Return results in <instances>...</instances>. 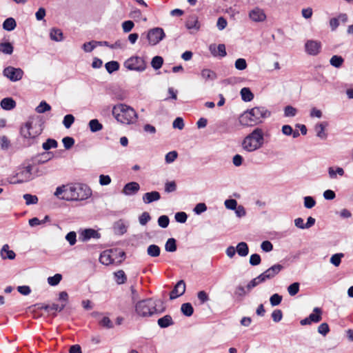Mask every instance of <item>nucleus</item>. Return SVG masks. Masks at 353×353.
Masks as SVG:
<instances>
[{
    "instance_id": "obj_20",
    "label": "nucleus",
    "mask_w": 353,
    "mask_h": 353,
    "mask_svg": "<svg viewBox=\"0 0 353 353\" xmlns=\"http://www.w3.org/2000/svg\"><path fill=\"white\" fill-rule=\"evenodd\" d=\"M161 195L159 192L152 191L150 192H146L143 196V201L145 203H150L153 201L159 200Z\"/></svg>"
},
{
    "instance_id": "obj_53",
    "label": "nucleus",
    "mask_w": 353,
    "mask_h": 353,
    "mask_svg": "<svg viewBox=\"0 0 353 353\" xmlns=\"http://www.w3.org/2000/svg\"><path fill=\"white\" fill-rule=\"evenodd\" d=\"M343 257V254L339 253L332 256L330 262L335 266H339L341 262V258Z\"/></svg>"
},
{
    "instance_id": "obj_42",
    "label": "nucleus",
    "mask_w": 353,
    "mask_h": 353,
    "mask_svg": "<svg viewBox=\"0 0 353 353\" xmlns=\"http://www.w3.org/2000/svg\"><path fill=\"white\" fill-rule=\"evenodd\" d=\"M163 63V59L161 57L156 56L154 57L151 61V65L152 68L155 70H158L161 68Z\"/></svg>"
},
{
    "instance_id": "obj_61",
    "label": "nucleus",
    "mask_w": 353,
    "mask_h": 353,
    "mask_svg": "<svg viewBox=\"0 0 353 353\" xmlns=\"http://www.w3.org/2000/svg\"><path fill=\"white\" fill-rule=\"evenodd\" d=\"M77 234L75 232H70L65 236V239L69 242L70 245H73L77 242Z\"/></svg>"
},
{
    "instance_id": "obj_18",
    "label": "nucleus",
    "mask_w": 353,
    "mask_h": 353,
    "mask_svg": "<svg viewBox=\"0 0 353 353\" xmlns=\"http://www.w3.org/2000/svg\"><path fill=\"white\" fill-rule=\"evenodd\" d=\"M209 49L211 54L214 57L219 56L221 57H224L227 54L225 46L224 44H219L218 46L212 44L210 46Z\"/></svg>"
},
{
    "instance_id": "obj_45",
    "label": "nucleus",
    "mask_w": 353,
    "mask_h": 353,
    "mask_svg": "<svg viewBox=\"0 0 353 353\" xmlns=\"http://www.w3.org/2000/svg\"><path fill=\"white\" fill-rule=\"evenodd\" d=\"M328 173L331 179H334L336 177V174L340 176H343L344 174V170L341 168H337L336 170H334L332 167H330L328 169Z\"/></svg>"
},
{
    "instance_id": "obj_13",
    "label": "nucleus",
    "mask_w": 353,
    "mask_h": 353,
    "mask_svg": "<svg viewBox=\"0 0 353 353\" xmlns=\"http://www.w3.org/2000/svg\"><path fill=\"white\" fill-rule=\"evenodd\" d=\"M101 237V234L97 231L92 228L85 229L79 234V239L85 242L88 241L90 239H98Z\"/></svg>"
},
{
    "instance_id": "obj_63",
    "label": "nucleus",
    "mask_w": 353,
    "mask_h": 353,
    "mask_svg": "<svg viewBox=\"0 0 353 353\" xmlns=\"http://www.w3.org/2000/svg\"><path fill=\"white\" fill-rule=\"evenodd\" d=\"M188 216L184 212H177L175 214V219L177 222L183 223L187 221Z\"/></svg>"
},
{
    "instance_id": "obj_2",
    "label": "nucleus",
    "mask_w": 353,
    "mask_h": 353,
    "mask_svg": "<svg viewBox=\"0 0 353 353\" xmlns=\"http://www.w3.org/2000/svg\"><path fill=\"white\" fill-rule=\"evenodd\" d=\"M43 130V122L39 117L30 118L23 125L21 126L20 134L30 142L33 143L34 141L42 133Z\"/></svg>"
},
{
    "instance_id": "obj_46",
    "label": "nucleus",
    "mask_w": 353,
    "mask_h": 353,
    "mask_svg": "<svg viewBox=\"0 0 353 353\" xmlns=\"http://www.w3.org/2000/svg\"><path fill=\"white\" fill-rule=\"evenodd\" d=\"M325 127L323 123H319L316 125L315 130L316 131V135L321 139H325L327 137L325 132Z\"/></svg>"
},
{
    "instance_id": "obj_23",
    "label": "nucleus",
    "mask_w": 353,
    "mask_h": 353,
    "mask_svg": "<svg viewBox=\"0 0 353 353\" xmlns=\"http://www.w3.org/2000/svg\"><path fill=\"white\" fill-rule=\"evenodd\" d=\"M158 325L161 328H165L174 325V322L170 315L167 314L158 319Z\"/></svg>"
},
{
    "instance_id": "obj_58",
    "label": "nucleus",
    "mask_w": 353,
    "mask_h": 353,
    "mask_svg": "<svg viewBox=\"0 0 353 353\" xmlns=\"http://www.w3.org/2000/svg\"><path fill=\"white\" fill-rule=\"evenodd\" d=\"M315 205L316 201L312 196H307L304 198V206L306 208H312Z\"/></svg>"
},
{
    "instance_id": "obj_29",
    "label": "nucleus",
    "mask_w": 353,
    "mask_h": 353,
    "mask_svg": "<svg viewBox=\"0 0 353 353\" xmlns=\"http://www.w3.org/2000/svg\"><path fill=\"white\" fill-rule=\"evenodd\" d=\"M50 37L52 40L55 41H61L63 39V32L59 28H52L50 32Z\"/></svg>"
},
{
    "instance_id": "obj_44",
    "label": "nucleus",
    "mask_w": 353,
    "mask_h": 353,
    "mask_svg": "<svg viewBox=\"0 0 353 353\" xmlns=\"http://www.w3.org/2000/svg\"><path fill=\"white\" fill-rule=\"evenodd\" d=\"M50 110L51 106L44 101H41L36 108V111L38 113H44L47 111H50Z\"/></svg>"
},
{
    "instance_id": "obj_31",
    "label": "nucleus",
    "mask_w": 353,
    "mask_h": 353,
    "mask_svg": "<svg viewBox=\"0 0 353 353\" xmlns=\"http://www.w3.org/2000/svg\"><path fill=\"white\" fill-rule=\"evenodd\" d=\"M88 125L92 132H97L103 129V125L97 119L90 120Z\"/></svg>"
},
{
    "instance_id": "obj_11",
    "label": "nucleus",
    "mask_w": 353,
    "mask_h": 353,
    "mask_svg": "<svg viewBox=\"0 0 353 353\" xmlns=\"http://www.w3.org/2000/svg\"><path fill=\"white\" fill-rule=\"evenodd\" d=\"M283 269V266L282 265L275 264L261 273L259 279H260L261 281H265L268 279H271L277 275Z\"/></svg>"
},
{
    "instance_id": "obj_7",
    "label": "nucleus",
    "mask_w": 353,
    "mask_h": 353,
    "mask_svg": "<svg viewBox=\"0 0 353 353\" xmlns=\"http://www.w3.org/2000/svg\"><path fill=\"white\" fill-rule=\"evenodd\" d=\"M124 66L130 70L142 72L145 70L146 63L141 57H132L124 62Z\"/></svg>"
},
{
    "instance_id": "obj_25",
    "label": "nucleus",
    "mask_w": 353,
    "mask_h": 353,
    "mask_svg": "<svg viewBox=\"0 0 353 353\" xmlns=\"http://www.w3.org/2000/svg\"><path fill=\"white\" fill-rule=\"evenodd\" d=\"M114 230L115 234L122 235L126 232L127 226L122 220H119L114 223Z\"/></svg>"
},
{
    "instance_id": "obj_64",
    "label": "nucleus",
    "mask_w": 353,
    "mask_h": 353,
    "mask_svg": "<svg viewBox=\"0 0 353 353\" xmlns=\"http://www.w3.org/2000/svg\"><path fill=\"white\" fill-rule=\"evenodd\" d=\"M296 109L291 105H288L285 108L284 114L285 117H294L296 114Z\"/></svg>"
},
{
    "instance_id": "obj_28",
    "label": "nucleus",
    "mask_w": 353,
    "mask_h": 353,
    "mask_svg": "<svg viewBox=\"0 0 353 353\" xmlns=\"http://www.w3.org/2000/svg\"><path fill=\"white\" fill-rule=\"evenodd\" d=\"M242 100L245 102L251 101L254 99V94L248 88H243L241 90Z\"/></svg>"
},
{
    "instance_id": "obj_8",
    "label": "nucleus",
    "mask_w": 353,
    "mask_h": 353,
    "mask_svg": "<svg viewBox=\"0 0 353 353\" xmlns=\"http://www.w3.org/2000/svg\"><path fill=\"white\" fill-rule=\"evenodd\" d=\"M32 167L30 165L19 168L16 175L14 176L17 178V179L14 181L13 183H22L30 181L32 178Z\"/></svg>"
},
{
    "instance_id": "obj_39",
    "label": "nucleus",
    "mask_w": 353,
    "mask_h": 353,
    "mask_svg": "<svg viewBox=\"0 0 353 353\" xmlns=\"http://www.w3.org/2000/svg\"><path fill=\"white\" fill-rule=\"evenodd\" d=\"M343 61L344 59H343L342 57L334 55L330 59V63L332 66L335 68H340L342 65Z\"/></svg>"
},
{
    "instance_id": "obj_4",
    "label": "nucleus",
    "mask_w": 353,
    "mask_h": 353,
    "mask_svg": "<svg viewBox=\"0 0 353 353\" xmlns=\"http://www.w3.org/2000/svg\"><path fill=\"white\" fill-rule=\"evenodd\" d=\"M162 305L161 300L147 299L138 301L135 305L137 314L142 317L150 316L154 314H159L164 311V308L159 309V305Z\"/></svg>"
},
{
    "instance_id": "obj_27",
    "label": "nucleus",
    "mask_w": 353,
    "mask_h": 353,
    "mask_svg": "<svg viewBox=\"0 0 353 353\" xmlns=\"http://www.w3.org/2000/svg\"><path fill=\"white\" fill-rule=\"evenodd\" d=\"M236 251L240 256H245L248 254V245L245 242L239 243L236 245Z\"/></svg>"
},
{
    "instance_id": "obj_3",
    "label": "nucleus",
    "mask_w": 353,
    "mask_h": 353,
    "mask_svg": "<svg viewBox=\"0 0 353 353\" xmlns=\"http://www.w3.org/2000/svg\"><path fill=\"white\" fill-rule=\"evenodd\" d=\"M92 195V190L85 184L77 183L68 185L65 191V196L61 199L67 201H83L88 199Z\"/></svg>"
},
{
    "instance_id": "obj_37",
    "label": "nucleus",
    "mask_w": 353,
    "mask_h": 353,
    "mask_svg": "<svg viewBox=\"0 0 353 353\" xmlns=\"http://www.w3.org/2000/svg\"><path fill=\"white\" fill-rule=\"evenodd\" d=\"M13 46L10 42L0 43V51L6 54H11L13 52Z\"/></svg>"
},
{
    "instance_id": "obj_50",
    "label": "nucleus",
    "mask_w": 353,
    "mask_h": 353,
    "mask_svg": "<svg viewBox=\"0 0 353 353\" xmlns=\"http://www.w3.org/2000/svg\"><path fill=\"white\" fill-rule=\"evenodd\" d=\"M74 121V117L72 114H67L64 117L63 124L66 128H70Z\"/></svg>"
},
{
    "instance_id": "obj_10",
    "label": "nucleus",
    "mask_w": 353,
    "mask_h": 353,
    "mask_svg": "<svg viewBox=\"0 0 353 353\" xmlns=\"http://www.w3.org/2000/svg\"><path fill=\"white\" fill-rule=\"evenodd\" d=\"M165 32L162 28H154L148 31L147 39L149 44L154 46L159 43L165 37Z\"/></svg>"
},
{
    "instance_id": "obj_26",
    "label": "nucleus",
    "mask_w": 353,
    "mask_h": 353,
    "mask_svg": "<svg viewBox=\"0 0 353 353\" xmlns=\"http://www.w3.org/2000/svg\"><path fill=\"white\" fill-rule=\"evenodd\" d=\"M322 310L319 307H315L313 310V313L309 315V319L314 323H319L322 319Z\"/></svg>"
},
{
    "instance_id": "obj_9",
    "label": "nucleus",
    "mask_w": 353,
    "mask_h": 353,
    "mask_svg": "<svg viewBox=\"0 0 353 353\" xmlns=\"http://www.w3.org/2000/svg\"><path fill=\"white\" fill-rule=\"evenodd\" d=\"M3 74L8 78L10 81L15 82L20 81L24 74L22 69L19 68H14L12 66H8L3 70Z\"/></svg>"
},
{
    "instance_id": "obj_32",
    "label": "nucleus",
    "mask_w": 353,
    "mask_h": 353,
    "mask_svg": "<svg viewBox=\"0 0 353 353\" xmlns=\"http://www.w3.org/2000/svg\"><path fill=\"white\" fill-rule=\"evenodd\" d=\"M161 249L159 246L152 244L148 247L147 254L152 257H157L160 255Z\"/></svg>"
},
{
    "instance_id": "obj_16",
    "label": "nucleus",
    "mask_w": 353,
    "mask_h": 353,
    "mask_svg": "<svg viewBox=\"0 0 353 353\" xmlns=\"http://www.w3.org/2000/svg\"><path fill=\"white\" fill-rule=\"evenodd\" d=\"M65 307V304L58 305L56 303H52V305L42 304L40 308L49 313L52 312V315L55 316L57 315V312L62 311Z\"/></svg>"
},
{
    "instance_id": "obj_6",
    "label": "nucleus",
    "mask_w": 353,
    "mask_h": 353,
    "mask_svg": "<svg viewBox=\"0 0 353 353\" xmlns=\"http://www.w3.org/2000/svg\"><path fill=\"white\" fill-rule=\"evenodd\" d=\"M263 141V132L262 129L256 128L245 137L242 142V146L245 150L253 152L261 148Z\"/></svg>"
},
{
    "instance_id": "obj_14",
    "label": "nucleus",
    "mask_w": 353,
    "mask_h": 353,
    "mask_svg": "<svg viewBox=\"0 0 353 353\" xmlns=\"http://www.w3.org/2000/svg\"><path fill=\"white\" fill-rule=\"evenodd\" d=\"M321 43L317 41L310 40L305 43V50L311 55H316L319 53Z\"/></svg>"
},
{
    "instance_id": "obj_41",
    "label": "nucleus",
    "mask_w": 353,
    "mask_h": 353,
    "mask_svg": "<svg viewBox=\"0 0 353 353\" xmlns=\"http://www.w3.org/2000/svg\"><path fill=\"white\" fill-rule=\"evenodd\" d=\"M62 279V275L61 274H56L53 276L48 278V283L51 286H55L58 285Z\"/></svg>"
},
{
    "instance_id": "obj_15",
    "label": "nucleus",
    "mask_w": 353,
    "mask_h": 353,
    "mask_svg": "<svg viewBox=\"0 0 353 353\" xmlns=\"http://www.w3.org/2000/svg\"><path fill=\"white\" fill-rule=\"evenodd\" d=\"M249 17L253 21L255 22L263 21L266 19V15L263 10L259 8H255L254 9L252 10L249 13Z\"/></svg>"
},
{
    "instance_id": "obj_5",
    "label": "nucleus",
    "mask_w": 353,
    "mask_h": 353,
    "mask_svg": "<svg viewBox=\"0 0 353 353\" xmlns=\"http://www.w3.org/2000/svg\"><path fill=\"white\" fill-rule=\"evenodd\" d=\"M112 114L119 122L124 124L132 123L137 118V113L132 108L122 103L113 107Z\"/></svg>"
},
{
    "instance_id": "obj_52",
    "label": "nucleus",
    "mask_w": 353,
    "mask_h": 353,
    "mask_svg": "<svg viewBox=\"0 0 353 353\" xmlns=\"http://www.w3.org/2000/svg\"><path fill=\"white\" fill-rule=\"evenodd\" d=\"M170 223V219L168 216L162 215L160 216L158 219V224L160 227L163 228H165L168 226Z\"/></svg>"
},
{
    "instance_id": "obj_35",
    "label": "nucleus",
    "mask_w": 353,
    "mask_h": 353,
    "mask_svg": "<svg viewBox=\"0 0 353 353\" xmlns=\"http://www.w3.org/2000/svg\"><path fill=\"white\" fill-rule=\"evenodd\" d=\"M119 63L116 61H111L105 64V68L110 74L119 70Z\"/></svg>"
},
{
    "instance_id": "obj_24",
    "label": "nucleus",
    "mask_w": 353,
    "mask_h": 353,
    "mask_svg": "<svg viewBox=\"0 0 353 353\" xmlns=\"http://www.w3.org/2000/svg\"><path fill=\"white\" fill-rule=\"evenodd\" d=\"M1 256L3 259H14L16 256L15 253L12 250H9V245L5 244L3 245L1 250Z\"/></svg>"
},
{
    "instance_id": "obj_36",
    "label": "nucleus",
    "mask_w": 353,
    "mask_h": 353,
    "mask_svg": "<svg viewBox=\"0 0 353 353\" xmlns=\"http://www.w3.org/2000/svg\"><path fill=\"white\" fill-rule=\"evenodd\" d=\"M201 74L205 80H214L216 78V73L210 69H203Z\"/></svg>"
},
{
    "instance_id": "obj_17",
    "label": "nucleus",
    "mask_w": 353,
    "mask_h": 353,
    "mask_svg": "<svg viewBox=\"0 0 353 353\" xmlns=\"http://www.w3.org/2000/svg\"><path fill=\"white\" fill-rule=\"evenodd\" d=\"M114 252L112 250H105L99 256V261L105 265H108L114 262Z\"/></svg>"
},
{
    "instance_id": "obj_34",
    "label": "nucleus",
    "mask_w": 353,
    "mask_h": 353,
    "mask_svg": "<svg viewBox=\"0 0 353 353\" xmlns=\"http://www.w3.org/2000/svg\"><path fill=\"white\" fill-rule=\"evenodd\" d=\"M181 312L186 316H192L194 312V308L190 303H183L181 307Z\"/></svg>"
},
{
    "instance_id": "obj_48",
    "label": "nucleus",
    "mask_w": 353,
    "mask_h": 353,
    "mask_svg": "<svg viewBox=\"0 0 353 353\" xmlns=\"http://www.w3.org/2000/svg\"><path fill=\"white\" fill-rule=\"evenodd\" d=\"M288 291L290 296H295L299 291V283L295 282L290 285Z\"/></svg>"
},
{
    "instance_id": "obj_57",
    "label": "nucleus",
    "mask_w": 353,
    "mask_h": 353,
    "mask_svg": "<svg viewBox=\"0 0 353 353\" xmlns=\"http://www.w3.org/2000/svg\"><path fill=\"white\" fill-rule=\"evenodd\" d=\"M261 259L259 254H253L250 257V263L251 265L255 266L261 263Z\"/></svg>"
},
{
    "instance_id": "obj_49",
    "label": "nucleus",
    "mask_w": 353,
    "mask_h": 353,
    "mask_svg": "<svg viewBox=\"0 0 353 353\" xmlns=\"http://www.w3.org/2000/svg\"><path fill=\"white\" fill-rule=\"evenodd\" d=\"M259 278V275L250 281V283L246 286L248 292H250L253 288L256 287L259 283L265 282V281H261V279Z\"/></svg>"
},
{
    "instance_id": "obj_40",
    "label": "nucleus",
    "mask_w": 353,
    "mask_h": 353,
    "mask_svg": "<svg viewBox=\"0 0 353 353\" xmlns=\"http://www.w3.org/2000/svg\"><path fill=\"white\" fill-rule=\"evenodd\" d=\"M58 145V143L55 139H48L46 142L42 145L43 150H48L51 148H56Z\"/></svg>"
},
{
    "instance_id": "obj_33",
    "label": "nucleus",
    "mask_w": 353,
    "mask_h": 353,
    "mask_svg": "<svg viewBox=\"0 0 353 353\" xmlns=\"http://www.w3.org/2000/svg\"><path fill=\"white\" fill-rule=\"evenodd\" d=\"M16 21L12 17L6 19L3 23V29L8 31L13 30L16 28Z\"/></svg>"
},
{
    "instance_id": "obj_19",
    "label": "nucleus",
    "mask_w": 353,
    "mask_h": 353,
    "mask_svg": "<svg viewBox=\"0 0 353 353\" xmlns=\"http://www.w3.org/2000/svg\"><path fill=\"white\" fill-rule=\"evenodd\" d=\"M140 189V185L137 182H130L125 185L123 189V193L125 195L136 194Z\"/></svg>"
},
{
    "instance_id": "obj_30",
    "label": "nucleus",
    "mask_w": 353,
    "mask_h": 353,
    "mask_svg": "<svg viewBox=\"0 0 353 353\" xmlns=\"http://www.w3.org/2000/svg\"><path fill=\"white\" fill-rule=\"evenodd\" d=\"M115 281L117 284L121 285L127 281V276L122 270H118L114 273Z\"/></svg>"
},
{
    "instance_id": "obj_43",
    "label": "nucleus",
    "mask_w": 353,
    "mask_h": 353,
    "mask_svg": "<svg viewBox=\"0 0 353 353\" xmlns=\"http://www.w3.org/2000/svg\"><path fill=\"white\" fill-rule=\"evenodd\" d=\"M247 293L248 292L245 290L244 287L239 285L235 289L234 296L241 301L243 298L247 294Z\"/></svg>"
},
{
    "instance_id": "obj_56",
    "label": "nucleus",
    "mask_w": 353,
    "mask_h": 353,
    "mask_svg": "<svg viewBox=\"0 0 353 353\" xmlns=\"http://www.w3.org/2000/svg\"><path fill=\"white\" fill-rule=\"evenodd\" d=\"M151 219L150 214L147 212H143L139 217V221L141 225H145Z\"/></svg>"
},
{
    "instance_id": "obj_22",
    "label": "nucleus",
    "mask_w": 353,
    "mask_h": 353,
    "mask_svg": "<svg viewBox=\"0 0 353 353\" xmlns=\"http://www.w3.org/2000/svg\"><path fill=\"white\" fill-rule=\"evenodd\" d=\"M185 26L188 29H195L198 30L200 28L198 17L196 15L190 16L185 22Z\"/></svg>"
},
{
    "instance_id": "obj_54",
    "label": "nucleus",
    "mask_w": 353,
    "mask_h": 353,
    "mask_svg": "<svg viewBox=\"0 0 353 353\" xmlns=\"http://www.w3.org/2000/svg\"><path fill=\"white\" fill-rule=\"evenodd\" d=\"M235 68L239 70H243L247 68V63L245 59L239 58L235 61Z\"/></svg>"
},
{
    "instance_id": "obj_21",
    "label": "nucleus",
    "mask_w": 353,
    "mask_h": 353,
    "mask_svg": "<svg viewBox=\"0 0 353 353\" xmlns=\"http://www.w3.org/2000/svg\"><path fill=\"white\" fill-rule=\"evenodd\" d=\"M16 105L17 103L15 101L10 97L3 98L0 102L1 108L6 110H11L14 109L16 107Z\"/></svg>"
},
{
    "instance_id": "obj_38",
    "label": "nucleus",
    "mask_w": 353,
    "mask_h": 353,
    "mask_svg": "<svg viewBox=\"0 0 353 353\" xmlns=\"http://www.w3.org/2000/svg\"><path fill=\"white\" fill-rule=\"evenodd\" d=\"M176 240L173 238L168 239L165 245V249L167 252H173L176 250Z\"/></svg>"
},
{
    "instance_id": "obj_59",
    "label": "nucleus",
    "mask_w": 353,
    "mask_h": 353,
    "mask_svg": "<svg viewBox=\"0 0 353 353\" xmlns=\"http://www.w3.org/2000/svg\"><path fill=\"white\" fill-rule=\"evenodd\" d=\"M134 24L132 21H125L122 23V28L124 32H129L134 28Z\"/></svg>"
},
{
    "instance_id": "obj_47",
    "label": "nucleus",
    "mask_w": 353,
    "mask_h": 353,
    "mask_svg": "<svg viewBox=\"0 0 353 353\" xmlns=\"http://www.w3.org/2000/svg\"><path fill=\"white\" fill-rule=\"evenodd\" d=\"M23 199H25L27 205L36 204L38 202L37 196L30 194H25L23 195Z\"/></svg>"
},
{
    "instance_id": "obj_51",
    "label": "nucleus",
    "mask_w": 353,
    "mask_h": 353,
    "mask_svg": "<svg viewBox=\"0 0 353 353\" xmlns=\"http://www.w3.org/2000/svg\"><path fill=\"white\" fill-rule=\"evenodd\" d=\"M64 148L66 150L70 149L74 144V139L70 137H65L62 139Z\"/></svg>"
},
{
    "instance_id": "obj_1",
    "label": "nucleus",
    "mask_w": 353,
    "mask_h": 353,
    "mask_svg": "<svg viewBox=\"0 0 353 353\" xmlns=\"http://www.w3.org/2000/svg\"><path fill=\"white\" fill-rule=\"evenodd\" d=\"M271 113L265 107H254L245 111L239 118L240 124L243 127L254 126L263 122Z\"/></svg>"
},
{
    "instance_id": "obj_12",
    "label": "nucleus",
    "mask_w": 353,
    "mask_h": 353,
    "mask_svg": "<svg viewBox=\"0 0 353 353\" xmlns=\"http://www.w3.org/2000/svg\"><path fill=\"white\" fill-rule=\"evenodd\" d=\"M185 292V283L183 280H180L174 285L173 290L170 293V299H175L183 295Z\"/></svg>"
},
{
    "instance_id": "obj_55",
    "label": "nucleus",
    "mask_w": 353,
    "mask_h": 353,
    "mask_svg": "<svg viewBox=\"0 0 353 353\" xmlns=\"http://www.w3.org/2000/svg\"><path fill=\"white\" fill-rule=\"evenodd\" d=\"M282 299V296L279 294H274L270 299V304L272 306L278 305L281 303Z\"/></svg>"
},
{
    "instance_id": "obj_62",
    "label": "nucleus",
    "mask_w": 353,
    "mask_h": 353,
    "mask_svg": "<svg viewBox=\"0 0 353 353\" xmlns=\"http://www.w3.org/2000/svg\"><path fill=\"white\" fill-rule=\"evenodd\" d=\"M272 318L274 322H279L283 318L282 311L281 310H274L272 313Z\"/></svg>"
},
{
    "instance_id": "obj_60",
    "label": "nucleus",
    "mask_w": 353,
    "mask_h": 353,
    "mask_svg": "<svg viewBox=\"0 0 353 353\" xmlns=\"http://www.w3.org/2000/svg\"><path fill=\"white\" fill-rule=\"evenodd\" d=\"M96 46H97V43H95V41H92L85 43L83 45V49L86 52H90L96 48Z\"/></svg>"
}]
</instances>
